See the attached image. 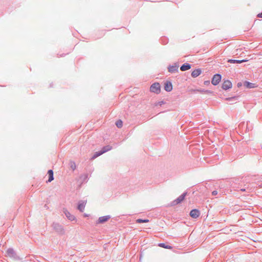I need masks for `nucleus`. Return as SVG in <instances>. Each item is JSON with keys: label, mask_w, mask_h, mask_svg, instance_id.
Here are the masks:
<instances>
[{"label": "nucleus", "mask_w": 262, "mask_h": 262, "mask_svg": "<svg viewBox=\"0 0 262 262\" xmlns=\"http://www.w3.org/2000/svg\"><path fill=\"white\" fill-rule=\"evenodd\" d=\"M150 91L156 94H159L161 92V86L159 83L155 82L150 87Z\"/></svg>", "instance_id": "f257e3e1"}, {"label": "nucleus", "mask_w": 262, "mask_h": 262, "mask_svg": "<svg viewBox=\"0 0 262 262\" xmlns=\"http://www.w3.org/2000/svg\"><path fill=\"white\" fill-rule=\"evenodd\" d=\"M221 80V76L220 74H216L214 75L212 79V84L216 85L219 83Z\"/></svg>", "instance_id": "f03ea898"}, {"label": "nucleus", "mask_w": 262, "mask_h": 262, "mask_svg": "<svg viewBox=\"0 0 262 262\" xmlns=\"http://www.w3.org/2000/svg\"><path fill=\"white\" fill-rule=\"evenodd\" d=\"M186 194V193H183L177 199L172 202L171 205H176L180 203L184 200Z\"/></svg>", "instance_id": "7ed1b4c3"}, {"label": "nucleus", "mask_w": 262, "mask_h": 262, "mask_svg": "<svg viewBox=\"0 0 262 262\" xmlns=\"http://www.w3.org/2000/svg\"><path fill=\"white\" fill-rule=\"evenodd\" d=\"M200 215V212L198 209H193L190 212V215L193 219L198 218Z\"/></svg>", "instance_id": "20e7f679"}, {"label": "nucleus", "mask_w": 262, "mask_h": 262, "mask_svg": "<svg viewBox=\"0 0 262 262\" xmlns=\"http://www.w3.org/2000/svg\"><path fill=\"white\" fill-rule=\"evenodd\" d=\"M232 83L229 80H226L222 84V88L224 90H228L232 88Z\"/></svg>", "instance_id": "39448f33"}, {"label": "nucleus", "mask_w": 262, "mask_h": 262, "mask_svg": "<svg viewBox=\"0 0 262 262\" xmlns=\"http://www.w3.org/2000/svg\"><path fill=\"white\" fill-rule=\"evenodd\" d=\"M110 219L109 215L101 216L99 218L97 224H101L107 222Z\"/></svg>", "instance_id": "423d86ee"}, {"label": "nucleus", "mask_w": 262, "mask_h": 262, "mask_svg": "<svg viewBox=\"0 0 262 262\" xmlns=\"http://www.w3.org/2000/svg\"><path fill=\"white\" fill-rule=\"evenodd\" d=\"M164 89L167 92H170L172 90V85L169 81H167L165 83Z\"/></svg>", "instance_id": "0eeeda50"}, {"label": "nucleus", "mask_w": 262, "mask_h": 262, "mask_svg": "<svg viewBox=\"0 0 262 262\" xmlns=\"http://www.w3.org/2000/svg\"><path fill=\"white\" fill-rule=\"evenodd\" d=\"M244 85L248 89L254 88L257 87V85L255 83H252L248 81L244 82Z\"/></svg>", "instance_id": "6e6552de"}, {"label": "nucleus", "mask_w": 262, "mask_h": 262, "mask_svg": "<svg viewBox=\"0 0 262 262\" xmlns=\"http://www.w3.org/2000/svg\"><path fill=\"white\" fill-rule=\"evenodd\" d=\"M86 204V201H81L78 205V209L81 212H83L84 209V207L85 206V205Z\"/></svg>", "instance_id": "1a4fd4ad"}, {"label": "nucleus", "mask_w": 262, "mask_h": 262, "mask_svg": "<svg viewBox=\"0 0 262 262\" xmlns=\"http://www.w3.org/2000/svg\"><path fill=\"white\" fill-rule=\"evenodd\" d=\"M64 212L69 220L72 221L75 220V217L73 215L71 214L68 211L65 210Z\"/></svg>", "instance_id": "9d476101"}, {"label": "nucleus", "mask_w": 262, "mask_h": 262, "mask_svg": "<svg viewBox=\"0 0 262 262\" xmlns=\"http://www.w3.org/2000/svg\"><path fill=\"white\" fill-rule=\"evenodd\" d=\"M201 73V70L200 69H196L193 71L191 73V76L193 77H196L199 76Z\"/></svg>", "instance_id": "9b49d317"}, {"label": "nucleus", "mask_w": 262, "mask_h": 262, "mask_svg": "<svg viewBox=\"0 0 262 262\" xmlns=\"http://www.w3.org/2000/svg\"><path fill=\"white\" fill-rule=\"evenodd\" d=\"M190 68H191L190 64H189L188 63H186V64L182 65L180 69L182 71H185L190 69Z\"/></svg>", "instance_id": "f8f14e48"}, {"label": "nucleus", "mask_w": 262, "mask_h": 262, "mask_svg": "<svg viewBox=\"0 0 262 262\" xmlns=\"http://www.w3.org/2000/svg\"><path fill=\"white\" fill-rule=\"evenodd\" d=\"M48 174L49 175V179H48V182H51V181H52L54 179V177H53V171L52 170H48Z\"/></svg>", "instance_id": "ddd939ff"}, {"label": "nucleus", "mask_w": 262, "mask_h": 262, "mask_svg": "<svg viewBox=\"0 0 262 262\" xmlns=\"http://www.w3.org/2000/svg\"><path fill=\"white\" fill-rule=\"evenodd\" d=\"M247 60H234V59H229L228 60V62L231 63H241L244 61H247Z\"/></svg>", "instance_id": "4468645a"}, {"label": "nucleus", "mask_w": 262, "mask_h": 262, "mask_svg": "<svg viewBox=\"0 0 262 262\" xmlns=\"http://www.w3.org/2000/svg\"><path fill=\"white\" fill-rule=\"evenodd\" d=\"M158 246L160 247H162L168 249H171L172 248V247L171 246L166 245L165 243H160L159 244Z\"/></svg>", "instance_id": "2eb2a0df"}, {"label": "nucleus", "mask_w": 262, "mask_h": 262, "mask_svg": "<svg viewBox=\"0 0 262 262\" xmlns=\"http://www.w3.org/2000/svg\"><path fill=\"white\" fill-rule=\"evenodd\" d=\"M111 149H112V147L111 146L107 145L102 148V149H101V151L103 154H104L105 152L110 150Z\"/></svg>", "instance_id": "dca6fc26"}, {"label": "nucleus", "mask_w": 262, "mask_h": 262, "mask_svg": "<svg viewBox=\"0 0 262 262\" xmlns=\"http://www.w3.org/2000/svg\"><path fill=\"white\" fill-rule=\"evenodd\" d=\"M103 153L102 152L101 150V151H97V152H96L94 155L93 156V157H92V160H94L95 159V158H96L97 157H99V156L102 155Z\"/></svg>", "instance_id": "f3484780"}, {"label": "nucleus", "mask_w": 262, "mask_h": 262, "mask_svg": "<svg viewBox=\"0 0 262 262\" xmlns=\"http://www.w3.org/2000/svg\"><path fill=\"white\" fill-rule=\"evenodd\" d=\"M116 126L119 127V128H121L122 125H123V123H122V121L121 120H118L116 122Z\"/></svg>", "instance_id": "a211bd4d"}, {"label": "nucleus", "mask_w": 262, "mask_h": 262, "mask_svg": "<svg viewBox=\"0 0 262 262\" xmlns=\"http://www.w3.org/2000/svg\"><path fill=\"white\" fill-rule=\"evenodd\" d=\"M136 222L138 223H148V222H149V220L147 219H145V220L137 219L136 220Z\"/></svg>", "instance_id": "6ab92c4d"}, {"label": "nucleus", "mask_w": 262, "mask_h": 262, "mask_svg": "<svg viewBox=\"0 0 262 262\" xmlns=\"http://www.w3.org/2000/svg\"><path fill=\"white\" fill-rule=\"evenodd\" d=\"M178 69V68L177 67L172 66L169 68L168 70L170 72H173L176 71H177Z\"/></svg>", "instance_id": "aec40b11"}, {"label": "nucleus", "mask_w": 262, "mask_h": 262, "mask_svg": "<svg viewBox=\"0 0 262 262\" xmlns=\"http://www.w3.org/2000/svg\"><path fill=\"white\" fill-rule=\"evenodd\" d=\"M71 167L72 168L73 170H74L76 168V165L74 162H71Z\"/></svg>", "instance_id": "412c9836"}, {"label": "nucleus", "mask_w": 262, "mask_h": 262, "mask_svg": "<svg viewBox=\"0 0 262 262\" xmlns=\"http://www.w3.org/2000/svg\"><path fill=\"white\" fill-rule=\"evenodd\" d=\"M7 253L8 254H13V251L11 249H9L7 250Z\"/></svg>", "instance_id": "4be33fe9"}, {"label": "nucleus", "mask_w": 262, "mask_h": 262, "mask_svg": "<svg viewBox=\"0 0 262 262\" xmlns=\"http://www.w3.org/2000/svg\"><path fill=\"white\" fill-rule=\"evenodd\" d=\"M212 194L213 195H216L217 194V191L214 190V191H212Z\"/></svg>", "instance_id": "5701e85b"}, {"label": "nucleus", "mask_w": 262, "mask_h": 262, "mask_svg": "<svg viewBox=\"0 0 262 262\" xmlns=\"http://www.w3.org/2000/svg\"><path fill=\"white\" fill-rule=\"evenodd\" d=\"M257 17H259V18H262V12L260 13H259L258 15H257Z\"/></svg>", "instance_id": "b1692460"}, {"label": "nucleus", "mask_w": 262, "mask_h": 262, "mask_svg": "<svg viewBox=\"0 0 262 262\" xmlns=\"http://www.w3.org/2000/svg\"><path fill=\"white\" fill-rule=\"evenodd\" d=\"M241 85H242V83H238L237 84V86H238V87L241 86Z\"/></svg>", "instance_id": "393cba45"}, {"label": "nucleus", "mask_w": 262, "mask_h": 262, "mask_svg": "<svg viewBox=\"0 0 262 262\" xmlns=\"http://www.w3.org/2000/svg\"><path fill=\"white\" fill-rule=\"evenodd\" d=\"M142 256H141L140 257V260H141V258H142Z\"/></svg>", "instance_id": "a878e982"}]
</instances>
